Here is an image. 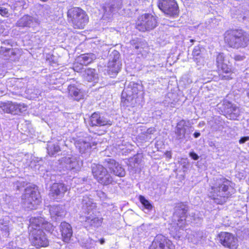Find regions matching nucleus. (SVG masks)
I'll use <instances>...</instances> for the list:
<instances>
[{
    "label": "nucleus",
    "mask_w": 249,
    "mask_h": 249,
    "mask_svg": "<svg viewBox=\"0 0 249 249\" xmlns=\"http://www.w3.org/2000/svg\"><path fill=\"white\" fill-rule=\"evenodd\" d=\"M96 204L88 196H84L82 200L81 212L82 215L80 219L85 222L87 226L92 228H97L102 224L103 218L97 217L94 213Z\"/></svg>",
    "instance_id": "f03ea898"
},
{
    "label": "nucleus",
    "mask_w": 249,
    "mask_h": 249,
    "mask_svg": "<svg viewBox=\"0 0 249 249\" xmlns=\"http://www.w3.org/2000/svg\"><path fill=\"white\" fill-rule=\"evenodd\" d=\"M186 79H187L186 84H189L192 82V81L189 79L188 77L187 76H185L184 77H182V80H186Z\"/></svg>",
    "instance_id": "de8ad7c7"
},
{
    "label": "nucleus",
    "mask_w": 249,
    "mask_h": 249,
    "mask_svg": "<svg viewBox=\"0 0 249 249\" xmlns=\"http://www.w3.org/2000/svg\"><path fill=\"white\" fill-rule=\"evenodd\" d=\"M62 164L65 165L66 169L69 170L75 169L78 170L81 166V163L77 161L75 157H65L61 160Z\"/></svg>",
    "instance_id": "5701e85b"
},
{
    "label": "nucleus",
    "mask_w": 249,
    "mask_h": 249,
    "mask_svg": "<svg viewBox=\"0 0 249 249\" xmlns=\"http://www.w3.org/2000/svg\"><path fill=\"white\" fill-rule=\"evenodd\" d=\"M22 1H17L13 5H11V8L15 10L18 7L22 6Z\"/></svg>",
    "instance_id": "37998d69"
},
{
    "label": "nucleus",
    "mask_w": 249,
    "mask_h": 249,
    "mask_svg": "<svg viewBox=\"0 0 249 249\" xmlns=\"http://www.w3.org/2000/svg\"><path fill=\"white\" fill-rule=\"evenodd\" d=\"M122 5V0H110L109 2L104 6V14L110 15L120 9Z\"/></svg>",
    "instance_id": "4be33fe9"
},
{
    "label": "nucleus",
    "mask_w": 249,
    "mask_h": 249,
    "mask_svg": "<svg viewBox=\"0 0 249 249\" xmlns=\"http://www.w3.org/2000/svg\"><path fill=\"white\" fill-rule=\"evenodd\" d=\"M104 164L115 176L121 177L125 176V172L124 169L114 160L107 158L105 160Z\"/></svg>",
    "instance_id": "f3484780"
},
{
    "label": "nucleus",
    "mask_w": 249,
    "mask_h": 249,
    "mask_svg": "<svg viewBox=\"0 0 249 249\" xmlns=\"http://www.w3.org/2000/svg\"><path fill=\"white\" fill-rule=\"evenodd\" d=\"M219 242L225 248L229 249H237L238 240L236 236L231 233L222 231L218 234Z\"/></svg>",
    "instance_id": "9d476101"
},
{
    "label": "nucleus",
    "mask_w": 249,
    "mask_h": 249,
    "mask_svg": "<svg viewBox=\"0 0 249 249\" xmlns=\"http://www.w3.org/2000/svg\"><path fill=\"white\" fill-rule=\"evenodd\" d=\"M97 55L92 53H88L80 55L77 61L83 65H87L96 59Z\"/></svg>",
    "instance_id": "a878e982"
},
{
    "label": "nucleus",
    "mask_w": 249,
    "mask_h": 249,
    "mask_svg": "<svg viewBox=\"0 0 249 249\" xmlns=\"http://www.w3.org/2000/svg\"><path fill=\"white\" fill-rule=\"evenodd\" d=\"M17 26L21 27H32L38 24L37 20L30 16L24 15L17 22Z\"/></svg>",
    "instance_id": "b1692460"
},
{
    "label": "nucleus",
    "mask_w": 249,
    "mask_h": 249,
    "mask_svg": "<svg viewBox=\"0 0 249 249\" xmlns=\"http://www.w3.org/2000/svg\"><path fill=\"white\" fill-rule=\"evenodd\" d=\"M69 95L74 99L79 101L83 97V93L80 89H78L76 87L73 85H70L68 87Z\"/></svg>",
    "instance_id": "cd10ccee"
},
{
    "label": "nucleus",
    "mask_w": 249,
    "mask_h": 249,
    "mask_svg": "<svg viewBox=\"0 0 249 249\" xmlns=\"http://www.w3.org/2000/svg\"><path fill=\"white\" fill-rule=\"evenodd\" d=\"M37 219H30L28 229L29 231V239L32 244L36 248L42 247H46L48 245V240L46 238L43 230L38 229L36 227V222Z\"/></svg>",
    "instance_id": "20e7f679"
},
{
    "label": "nucleus",
    "mask_w": 249,
    "mask_h": 249,
    "mask_svg": "<svg viewBox=\"0 0 249 249\" xmlns=\"http://www.w3.org/2000/svg\"><path fill=\"white\" fill-rule=\"evenodd\" d=\"M139 199L141 203L142 204V205L146 209H147L148 211H150L152 209V204L143 196H139Z\"/></svg>",
    "instance_id": "72a5a7b5"
},
{
    "label": "nucleus",
    "mask_w": 249,
    "mask_h": 249,
    "mask_svg": "<svg viewBox=\"0 0 249 249\" xmlns=\"http://www.w3.org/2000/svg\"><path fill=\"white\" fill-rule=\"evenodd\" d=\"M69 21L75 29H83L88 23L89 18L86 13L78 7L69 9L67 13Z\"/></svg>",
    "instance_id": "423d86ee"
},
{
    "label": "nucleus",
    "mask_w": 249,
    "mask_h": 249,
    "mask_svg": "<svg viewBox=\"0 0 249 249\" xmlns=\"http://www.w3.org/2000/svg\"><path fill=\"white\" fill-rule=\"evenodd\" d=\"M60 151V147L57 144L52 143L48 144L47 151L50 156H55Z\"/></svg>",
    "instance_id": "7c9ffc66"
},
{
    "label": "nucleus",
    "mask_w": 249,
    "mask_h": 249,
    "mask_svg": "<svg viewBox=\"0 0 249 249\" xmlns=\"http://www.w3.org/2000/svg\"><path fill=\"white\" fill-rule=\"evenodd\" d=\"M51 14V8L48 5L44 6L41 8L40 15L43 17L45 18H49Z\"/></svg>",
    "instance_id": "2f4dec72"
},
{
    "label": "nucleus",
    "mask_w": 249,
    "mask_h": 249,
    "mask_svg": "<svg viewBox=\"0 0 249 249\" xmlns=\"http://www.w3.org/2000/svg\"><path fill=\"white\" fill-rule=\"evenodd\" d=\"M10 226L8 223H1L0 224V229L2 231V234L5 237H7L9 235Z\"/></svg>",
    "instance_id": "473e14b6"
},
{
    "label": "nucleus",
    "mask_w": 249,
    "mask_h": 249,
    "mask_svg": "<svg viewBox=\"0 0 249 249\" xmlns=\"http://www.w3.org/2000/svg\"><path fill=\"white\" fill-rule=\"evenodd\" d=\"M248 141H249V136L243 137L240 139L239 142L240 144H243Z\"/></svg>",
    "instance_id": "c03bdc74"
},
{
    "label": "nucleus",
    "mask_w": 249,
    "mask_h": 249,
    "mask_svg": "<svg viewBox=\"0 0 249 249\" xmlns=\"http://www.w3.org/2000/svg\"><path fill=\"white\" fill-rule=\"evenodd\" d=\"M188 211V206L184 203L178 204L175 208L174 220L176 221V216L178 219L177 225L179 229L182 228L185 223L186 214Z\"/></svg>",
    "instance_id": "ddd939ff"
},
{
    "label": "nucleus",
    "mask_w": 249,
    "mask_h": 249,
    "mask_svg": "<svg viewBox=\"0 0 249 249\" xmlns=\"http://www.w3.org/2000/svg\"><path fill=\"white\" fill-rule=\"evenodd\" d=\"M0 15L2 17H8L10 13L7 8L0 6Z\"/></svg>",
    "instance_id": "e433bc0d"
},
{
    "label": "nucleus",
    "mask_w": 249,
    "mask_h": 249,
    "mask_svg": "<svg viewBox=\"0 0 249 249\" xmlns=\"http://www.w3.org/2000/svg\"><path fill=\"white\" fill-rule=\"evenodd\" d=\"M100 243L101 244H103L105 243V240L103 238H102L100 240Z\"/></svg>",
    "instance_id": "3c124183"
},
{
    "label": "nucleus",
    "mask_w": 249,
    "mask_h": 249,
    "mask_svg": "<svg viewBox=\"0 0 249 249\" xmlns=\"http://www.w3.org/2000/svg\"><path fill=\"white\" fill-rule=\"evenodd\" d=\"M200 135V133L198 132H196L194 133V136L195 138L199 137Z\"/></svg>",
    "instance_id": "09e8293b"
},
{
    "label": "nucleus",
    "mask_w": 249,
    "mask_h": 249,
    "mask_svg": "<svg viewBox=\"0 0 249 249\" xmlns=\"http://www.w3.org/2000/svg\"><path fill=\"white\" fill-rule=\"evenodd\" d=\"M83 69V65L80 64L75 63L73 66V70L74 71L77 72H80Z\"/></svg>",
    "instance_id": "ea45409f"
},
{
    "label": "nucleus",
    "mask_w": 249,
    "mask_h": 249,
    "mask_svg": "<svg viewBox=\"0 0 249 249\" xmlns=\"http://www.w3.org/2000/svg\"><path fill=\"white\" fill-rule=\"evenodd\" d=\"M214 181L211 186L208 196L215 203L222 204L234 193V189L231 182L225 178H216Z\"/></svg>",
    "instance_id": "f257e3e1"
},
{
    "label": "nucleus",
    "mask_w": 249,
    "mask_h": 249,
    "mask_svg": "<svg viewBox=\"0 0 249 249\" xmlns=\"http://www.w3.org/2000/svg\"><path fill=\"white\" fill-rule=\"evenodd\" d=\"M92 173L98 182L104 185L112 184L113 182L112 177L109 174L106 168L102 165L93 164Z\"/></svg>",
    "instance_id": "0eeeda50"
},
{
    "label": "nucleus",
    "mask_w": 249,
    "mask_h": 249,
    "mask_svg": "<svg viewBox=\"0 0 249 249\" xmlns=\"http://www.w3.org/2000/svg\"><path fill=\"white\" fill-rule=\"evenodd\" d=\"M40 202V196L37 188L36 187H27L22 196V203L24 208L28 210L36 209Z\"/></svg>",
    "instance_id": "39448f33"
},
{
    "label": "nucleus",
    "mask_w": 249,
    "mask_h": 249,
    "mask_svg": "<svg viewBox=\"0 0 249 249\" xmlns=\"http://www.w3.org/2000/svg\"><path fill=\"white\" fill-rule=\"evenodd\" d=\"M223 106L224 111L228 115L227 118L232 120H236L240 115L239 108L231 102L225 101Z\"/></svg>",
    "instance_id": "aec40b11"
},
{
    "label": "nucleus",
    "mask_w": 249,
    "mask_h": 249,
    "mask_svg": "<svg viewBox=\"0 0 249 249\" xmlns=\"http://www.w3.org/2000/svg\"><path fill=\"white\" fill-rule=\"evenodd\" d=\"M190 156L194 160H197L199 158L198 156L194 152L190 153Z\"/></svg>",
    "instance_id": "a18cd8bd"
},
{
    "label": "nucleus",
    "mask_w": 249,
    "mask_h": 249,
    "mask_svg": "<svg viewBox=\"0 0 249 249\" xmlns=\"http://www.w3.org/2000/svg\"><path fill=\"white\" fill-rule=\"evenodd\" d=\"M2 109L6 113L18 114L27 109V106L23 103H8L4 105Z\"/></svg>",
    "instance_id": "6ab92c4d"
},
{
    "label": "nucleus",
    "mask_w": 249,
    "mask_h": 249,
    "mask_svg": "<svg viewBox=\"0 0 249 249\" xmlns=\"http://www.w3.org/2000/svg\"><path fill=\"white\" fill-rule=\"evenodd\" d=\"M49 211L52 219L55 221L63 218L65 215L64 207L60 205L51 206Z\"/></svg>",
    "instance_id": "412c9836"
},
{
    "label": "nucleus",
    "mask_w": 249,
    "mask_h": 249,
    "mask_svg": "<svg viewBox=\"0 0 249 249\" xmlns=\"http://www.w3.org/2000/svg\"><path fill=\"white\" fill-rule=\"evenodd\" d=\"M122 63L120 60V53L113 51L110 55L107 71L110 77H114L120 71Z\"/></svg>",
    "instance_id": "1a4fd4ad"
},
{
    "label": "nucleus",
    "mask_w": 249,
    "mask_h": 249,
    "mask_svg": "<svg viewBox=\"0 0 249 249\" xmlns=\"http://www.w3.org/2000/svg\"><path fill=\"white\" fill-rule=\"evenodd\" d=\"M68 186L62 182H55L52 184L50 195L54 199L62 198L68 191Z\"/></svg>",
    "instance_id": "a211bd4d"
},
{
    "label": "nucleus",
    "mask_w": 249,
    "mask_h": 249,
    "mask_svg": "<svg viewBox=\"0 0 249 249\" xmlns=\"http://www.w3.org/2000/svg\"><path fill=\"white\" fill-rule=\"evenodd\" d=\"M156 131L155 128L150 127L147 129L146 131V133L148 135L152 134Z\"/></svg>",
    "instance_id": "49530a36"
},
{
    "label": "nucleus",
    "mask_w": 249,
    "mask_h": 249,
    "mask_svg": "<svg viewBox=\"0 0 249 249\" xmlns=\"http://www.w3.org/2000/svg\"><path fill=\"white\" fill-rule=\"evenodd\" d=\"M190 42L192 43V44H191V45H192L193 44V43L195 41V40L194 39H191L190 40Z\"/></svg>",
    "instance_id": "603ef678"
},
{
    "label": "nucleus",
    "mask_w": 249,
    "mask_h": 249,
    "mask_svg": "<svg viewBox=\"0 0 249 249\" xmlns=\"http://www.w3.org/2000/svg\"><path fill=\"white\" fill-rule=\"evenodd\" d=\"M90 122V124L92 126H110L112 124V121L98 112H94L91 115Z\"/></svg>",
    "instance_id": "dca6fc26"
},
{
    "label": "nucleus",
    "mask_w": 249,
    "mask_h": 249,
    "mask_svg": "<svg viewBox=\"0 0 249 249\" xmlns=\"http://www.w3.org/2000/svg\"><path fill=\"white\" fill-rule=\"evenodd\" d=\"M60 228L63 240L65 242H69L72 235L71 226L66 222H63L61 223Z\"/></svg>",
    "instance_id": "393cba45"
},
{
    "label": "nucleus",
    "mask_w": 249,
    "mask_h": 249,
    "mask_svg": "<svg viewBox=\"0 0 249 249\" xmlns=\"http://www.w3.org/2000/svg\"><path fill=\"white\" fill-rule=\"evenodd\" d=\"M83 76L84 78L89 82L94 81L97 78L95 70L90 68L85 70Z\"/></svg>",
    "instance_id": "c85d7f7f"
},
{
    "label": "nucleus",
    "mask_w": 249,
    "mask_h": 249,
    "mask_svg": "<svg viewBox=\"0 0 249 249\" xmlns=\"http://www.w3.org/2000/svg\"><path fill=\"white\" fill-rule=\"evenodd\" d=\"M76 147L79 149L80 152L85 153L91 148L90 144L83 140H79L75 142Z\"/></svg>",
    "instance_id": "c756f323"
},
{
    "label": "nucleus",
    "mask_w": 249,
    "mask_h": 249,
    "mask_svg": "<svg viewBox=\"0 0 249 249\" xmlns=\"http://www.w3.org/2000/svg\"><path fill=\"white\" fill-rule=\"evenodd\" d=\"M157 20L152 15L145 14L140 16L136 22V27L140 31L144 32L154 29L157 26Z\"/></svg>",
    "instance_id": "6e6552de"
},
{
    "label": "nucleus",
    "mask_w": 249,
    "mask_h": 249,
    "mask_svg": "<svg viewBox=\"0 0 249 249\" xmlns=\"http://www.w3.org/2000/svg\"><path fill=\"white\" fill-rule=\"evenodd\" d=\"M8 52V54H11V55H15L16 54V52L15 51V50H14L13 49H11L10 48H5L3 47H1L0 48V52Z\"/></svg>",
    "instance_id": "c9c22d12"
},
{
    "label": "nucleus",
    "mask_w": 249,
    "mask_h": 249,
    "mask_svg": "<svg viewBox=\"0 0 249 249\" xmlns=\"http://www.w3.org/2000/svg\"><path fill=\"white\" fill-rule=\"evenodd\" d=\"M225 57L223 53H219L216 57V62L218 67H220V65L224 63Z\"/></svg>",
    "instance_id": "f704fd0d"
},
{
    "label": "nucleus",
    "mask_w": 249,
    "mask_h": 249,
    "mask_svg": "<svg viewBox=\"0 0 249 249\" xmlns=\"http://www.w3.org/2000/svg\"><path fill=\"white\" fill-rule=\"evenodd\" d=\"M30 219H37L38 222H36V227L38 229L43 230L44 229L46 231H51L53 230V225L47 221L44 218L40 217H31Z\"/></svg>",
    "instance_id": "bb28decb"
},
{
    "label": "nucleus",
    "mask_w": 249,
    "mask_h": 249,
    "mask_svg": "<svg viewBox=\"0 0 249 249\" xmlns=\"http://www.w3.org/2000/svg\"><path fill=\"white\" fill-rule=\"evenodd\" d=\"M200 48L198 46H195L193 51V55L194 56H197L200 53Z\"/></svg>",
    "instance_id": "a19ab883"
},
{
    "label": "nucleus",
    "mask_w": 249,
    "mask_h": 249,
    "mask_svg": "<svg viewBox=\"0 0 249 249\" xmlns=\"http://www.w3.org/2000/svg\"><path fill=\"white\" fill-rule=\"evenodd\" d=\"M233 58L236 62H240L245 59V56L244 55L235 54Z\"/></svg>",
    "instance_id": "58836bf2"
},
{
    "label": "nucleus",
    "mask_w": 249,
    "mask_h": 249,
    "mask_svg": "<svg viewBox=\"0 0 249 249\" xmlns=\"http://www.w3.org/2000/svg\"><path fill=\"white\" fill-rule=\"evenodd\" d=\"M97 195L101 199L103 200L105 199L107 197L106 194L102 191H99L97 193Z\"/></svg>",
    "instance_id": "79ce46f5"
},
{
    "label": "nucleus",
    "mask_w": 249,
    "mask_h": 249,
    "mask_svg": "<svg viewBox=\"0 0 249 249\" xmlns=\"http://www.w3.org/2000/svg\"><path fill=\"white\" fill-rule=\"evenodd\" d=\"M149 249H173L171 241L162 234H158Z\"/></svg>",
    "instance_id": "4468645a"
},
{
    "label": "nucleus",
    "mask_w": 249,
    "mask_h": 249,
    "mask_svg": "<svg viewBox=\"0 0 249 249\" xmlns=\"http://www.w3.org/2000/svg\"><path fill=\"white\" fill-rule=\"evenodd\" d=\"M141 86L134 82H130L127 87L125 88L122 93V102H124L126 106L127 102L133 100L138 91L141 89Z\"/></svg>",
    "instance_id": "9b49d317"
},
{
    "label": "nucleus",
    "mask_w": 249,
    "mask_h": 249,
    "mask_svg": "<svg viewBox=\"0 0 249 249\" xmlns=\"http://www.w3.org/2000/svg\"><path fill=\"white\" fill-rule=\"evenodd\" d=\"M158 6L165 14L169 16L178 15L179 10L175 0H159Z\"/></svg>",
    "instance_id": "f8f14e48"
},
{
    "label": "nucleus",
    "mask_w": 249,
    "mask_h": 249,
    "mask_svg": "<svg viewBox=\"0 0 249 249\" xmlns=\"http://www.w3.org/2000/svg\"><path fill=\"white\" fill-rule=\"evenodd\" d=\"M224 39L227 45L233 49L244 48L249 45V34L242 30L227 31Z\"/></svg>",
    "instance_id": "7ed1b4c3"
},
{
    "label": "nucleus",
    "mask_w": 249,
    "mask_h": 249,
    "mask_svg": "<svg viewBox=\"0 0 249 249\" xmlns=\"http://www.w3.org/2000/svg\"><path fill=\"white\" fill-rule=\"evenodd\" d=\"M193 131L192 127L187 126L184 120H181L178 124L176 130L177 138L178 139L184 138L186 141L190 139V134Z\"/></svg>",
    "instance_id": "2eb2a0df"
},
{
    "label": "nucleus",
    "mask_w": 249,
    "mask_h": 249,
    "mask_svg": "<svg viewBox=\"0 0 249 249\" xmlns=\"http://www.w3.org/2000/svg\"><path fill=\"white\" fill-rule=\"evenodd\" d=\"M135 48L136 49H138L139 48V46H137V45H136V46H135Z\"/></svg>",
    "instance_id": "864d4df0"
},
{
    "label": "nucleus",
    "mask_w": 249,
    "mask_h": 249,
    "mask_svg": "<svg viewBox=\"0 0 249 249\" xmlns=\"http://www.w3.org/2000/svg\"><path fill=\"white\" fill-rule=\"evenodd\" d=\"M218 68H220L226 73H230L231 71V69L225 63L220 65V67Z\"/></svg>",
    "instance_id": "4c0bfd02"
},
{
    "label": "nucleus",
    "mask_w": 249,
    "mask_h": 249,
    "mask_svg": "<svg viewBox=\"0 0 249 249\" xmlns=\"http://www.w3.org/2000/svg\"><path fill=\"white\" fill-rule=\"evenodd\" d=\"M3 44L5 45H9L10 44V40H5L3 42Z\"/></svg>",
    "instance_id": "8fccbe9b"
}]
</instances>
